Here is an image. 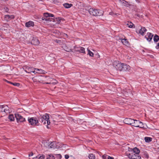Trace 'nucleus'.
Instances as JSON below:
<instances>
[{
  "label": "nucleus",
  "mask_w": 159,
  "mask_h": 159,
  "mask_svg": "<svg viewBox=\"0 0 159 159\" xmlns=\"http://www.w3.org/2000/svg\"><path fill=\"white\" fill-rule=\"evenodd\" d=\"M113 66L117 70L120 71H129L130 69V67L129 65L121 63L118 61H114L113 63Z\"/></svg>",
  "instance_id": "nucleus-1"
},
{
  "label": "nucleus",
  "mask_w": 159,
  "mask_h": 159,
  "mask_svg": "<svg viewBox=\"0 0 159 159\" xmlns=\"http://www.w3.org/2000/svg\"><path fill=\"white\" fill-rule=\"evenodd\" d=\"M49 119V117L48 115L47 114H45L43 116H40L39 118V121L42 123H43L44 125L47 124V127L48 128H49L48 125H49L50 123Z\"/></svg>",
  "instance_id": "nucleus-2"
},
{
  "label": "nucleus",
  "mask_w": 159,
  "mask_h": 159,
  "mask_svg": "<svg viewBox=\"0 0 159 159\" xmlns=\"http://www.w3.org/2000/svg\"><path fill=\"white\" fill-rule=\"evenodd\" d=\"M90 14L93 16H101L103 15L104 11L102 10L90 8L88 10Z\"/></svg>",
  "instance_id": "nucleus-3"
},
{
  "label": "nucleus",
  "mask_w": 159,
  "mask_h": 159,
  "mask_svg": "<svg viewBox=\"0 0 159 159\" xmlns=\"http://www.w3.org/2000/svg\"><path fill=\"white\" fill-rule=\"evenodd\" d=\"M28 120L29 124L32 126H34L39 125V120L35 117L29 118Z\"/></svg>",
  "instance_id": "nucleus-4"
},
{
  "label": "nucleus",
  "mask_w": 159,
  "mask_h": 159,
  "mask_svg": "<svg viewBox=\"0 0 159 159\" xmlns=\"http://www.w3.org/2000/svg\"><path fill=\"white\" fill-rule=\"evenodd\" d=\"M132 126L140 128H144V127L142 122L139 120H134Z\"/></svg>",
  "instance_id": "nucleus-5"
},
{
  "label": "nucleus",
  "mask_w": 159,
  "mask_h": 159,
  "mask_svg": "<svg viewBox=\"0 0 159 159\" xmlns=\"http://www.w3.org/2000/svg\"><path fill=\"white\" fill-rule=\"evenodd\" d=\"M48 147L50 148H60V144L59 143L53 142L48 145Z\"/></svg>",
  "instance_id": "nucleus-6"
},
{
  "label": "nucleus",
  "mask_w": 159,
  "mask_h": 159,
  "mask_svg": "<svg viewBox=\"0 0 159 159\" xmlns=\"http://www.w3.org/2000/svg\"><path fill=\"white\" fill-rule=\"evenodd\" d=\"M15 116L18 122H23L25 121V119L19 114H16Z\"/></svg>",
  "instance_id": "nucleus-7"
},
{
  "label": "nucleus",
  "mask_w": 159,
  "mask_h": 159,
  "mask_svg": "<svg viewBox=\"0 0 159 159\" xmlns=\"http://www.w3.org/2000/svg\"><path fill=\"white\" fill-rule=\"evenodd\" d=\"M127 154L129 158L130 159H141L140 157L134 153H131Z\"/></svg>",
  "instance_id": "nucleus-8"
},
{
  "label": "nucleus",
  "mask_w": 159,
  "mask_h": 159,
  "mask_svg": "<svg viewBox=\"0 0 159 159\" xmlns=\"http://www.w3.org/2000/svg\"><path fill=\"white\" fill-rule=\"evenodd\" d=\"M134 120L130 118H126L123 120L124 123L132 126Z\"/></svg>",
  "instance_id": "nucleus-9"
},
{
  "label": "nucleus",
  "mask_w": 159,
  "mask_h": 159,
  "mask_svg": "<svg viewBox=\"0 0 159 159\" xmlns=\"http://www.w3.org/2000/svg\"><path fill=\"white\" fill-rule=\"evenodd\" d=\"M0 111L7 113H9L10 112L9 109L7 105H2Z\"/></svg>",
  "instance_id": "nucleus-10"
},
{
  "label": "nucleus",
  "mask_w": 159,
  "mask_h": 159,
  "mask_svg": "<svg viewBox=\"0 0 159 159\" xmlns=\"http://www.w3.org/2000/svg\"><path fill=\"white\" fill-rule=\"evenodd\" d=\"M75 50L76 52L84 53H85L84 48L82 47H75Z\"/></svg>",
  "instance_id": "nucleus-11"
},
{
  "label": "nucleus",
  "mask_w": 159,
  "mask_h": 159,
  "mask_svg": "<svg viewBox=\"0 0 159 159\" xmlns=\"http://www.w3.org/2000/svg\"><path fill=\"white\" fill-rule=\"evenodd\" d=\"M153 36L151 33H147V35L145 36V37L147 39L148 41H150L152 39V37Z\"/></svg>",
  "instance_id": "nucleus-12"
},
{
  "label": "nucleus",
  "mask_w": 159,
  "mask_h": 159,
  "mask_svg": "<svg viewBox=\"0 0 159 159\" xmlns=\"http://www.w3.org/2000/svg\"><path fill=\"white\" fill-rule=\"evenodd\" d=\"M40 43L39 40L36 38H33L31 41V43L34 45H38Z\"/></svg>",
  "instance_id": "nucleus-13"
},
{
  "label": "nucleus",
  "mask_w": 159,
  "mask_h": 159,
  "mask_svg": "<svg viewBox=\"0 0 159 159\" xmlns=\"http://www.w3.org/2000/svg\"><path fill=\"white\" fill-rule=\"evenodd\" d=\"M132 150L133 152V153H134L135 154L139 155L138 154L139 153L140 151L138 148L136 147L133 148V149L129 148V151H131Z\"/></svg>",
  "instance_id": "nucleus-14"
},
{
  "label": "nucleus",
  "mask_w": 159,
  "mask_h": 159,
  "mask_svg": "<svg viewBox=\"0 0 159 159\" xmlns=\"http://www.w3.org/2000/svg\"><path fill=\"white\" fill-rule=\"evenodd\" d=\"M147 31L146 29L144 27H141L139 31V33L143 35L145 32Z\"/></svg>",
  "instance_id": "nucleus-15"
},
{
  "label": "nucleus",
  "mask_w": 159,
  "mask_h": 159,
  "mask_svg": "<svg viewBox=\"0 0 159 159\" xmlns=\"http://www.w3.org/2000/svg\"><path fill=\"white\" fill-rule=\"evenodd\" d=\"M34 23L32 21H29L28 22H26L25 26L27 27H29L31 26H34Z\"/></svg>",
  "instance_id": "nucleus-16"
},
{
  "label": "nucleus",
  "mask_w": 159,
  "mask_h": 159,
  "mask_svg": "<svg viewBox=\"0 0 159 159\" xmlns=\"http://www.w3.org/2000/svg\"><path fill=\"white\" fill-rule=\"evenodd\" d=\"M122 43L125 45H127L129 44V42L126 39H123L122 38L120 39Z\"/></svg>",
  "instance_id": "nucleus-17"
},
{
  "label": "nucleus",
  "mask_w": 159,
  "mask_h": 159,
  "mask_svg": "<svg viewBox=\"0 0 159 159\" xmlns=\"http://www.w3.org/2000/svg\"><path fill=\"white\" fill-rule=\"evenodd\" d=\"M45 80L47 81V82H50L51 81L53 82V81H56V80H54L52 78L49 77H46L45 78Z\"/></svg>",
  "instance_id": "nucleus-18"
},
{
  "label": "nucleus",
  "mask_w": 159,
  "mask_h": 159,
  "mask_svg": "<svg viewBox=\"0 0 159 159\" xmlns=\"http://www.w3.org/2000/svg\"><path fill=\"white\" fill-rule=\"evenodd\" d=\"M122 4L123 6L126 7L128 6H130L131 5L128 2L124 0H122Z\"/></svg>",
  "instance_id": "nucleus-19"
},
{
  "label": "nucleus",
  "mask_w": 159,
  "mask_h": 159,
  "mask_svg": "<svg viewBox=\"0 0 159 159\" xmlns=\"http://www.w3.org/2000/svg\"><path fill=\"white\" fill-rule=\"evenodd\" d=\"M34 69L33 68H30L27 67L26 68L25 71L27 73H30Z\"/></svg>",
  "instance_id": "nucleus-20"
},
{
  "label": "nucleus",
  "mask_w": 159,
  "mask_h": 159,
  "mask_svg": "<svg viewBox=\"0 0 159 159\" xmlns=\"http://www.w3.org/2000/svg\"><path fill=\"white\" fill-rule=\"evenodd\" d=\"M4 80L7 82L9 83H10L11 84H13V85L15 86H20V84L19 83H12L10 81H9L7 80Z\"/></svg>",
  "instance_id": "nucleus-21"
},
{
  "label": "nucleus",
  "mask_w": 159,
  "mask_h": 159,
  "mask_svg": "<svg viewBox=\"0 0 159 159\" xmlns=\"http://www.w3.org/2000/svg\"><path fill=\"white\" fill-rule=\"evenodd\" d=\"M46 159H55L54 157L52 154L46 155Z\"/></svg>",
  "instance_id": "nucleus-22"
},
{
  "label": "nucleus",
  "mask_w": 159,
  "mask_h": 159,
  "mask_svg": "<svg viewBox=\"0 0 159 159\" xmlns=\"http://www.w3.org/2000/svg\"><path fill=\"white\" fill-rule=\"evenodd\" d=\"M63 6L66 8H69L73 6L72 4H69L67 3H64L63 4Z\"/></svg>",
  "instance_id": "nucleus-23"
},
{
  "label": "nucleus",
  "mask_w": 159,
  "mask_h": 159,
  "mask_svg": "<svg viewBox=\"0 0 159 159\" xmlns=\"http://www.w3.org/2000/svg\"><path fill=\"white\" fill-rule=\"evenodd\" d=\"M8 119L11 121H13L14 120V116L12 114H10L8 116Z\"/></svg>",
  "instance_id": "nucleus-24"
},
{
  "label": "nucleus",
  "mask_w": 159,
  "mask_h": 159,
  "mask_svg": "<svg viewBox=\"0 0 159 159\" xmlns=\"http://www.w3.org/2000/svg\"><path fill=\"white\" fill-rule=\"evenodd\" d=\"M153 39L154 42H157L159 40V36L158 35L156 34L154 37Z\"/></svg>",
  "instance_id": "nucleus-25"
},
{
  "label": "nucleus",
  "mask_w": 159,
  "mask_h": 159,
  "mask_svg": "<svg viewBox=\"0 0 159 159\" xmlns=\"http://www.w3.org/2000/svg\"><path fill=\"white\" fill-rule=\"evenodd\" d=\"M34 70H36V71H39V73H45V71L41 69H39L37 68L34 69Z\"/></svg>",
  "instance_id": "nucleus-26"
},
{
  "label": "nucleus",
  "mask_w": 159,
  "mask_h": 159,
  "mask_svg": "<svg viewBox=\"0 0 159 159\" xmlns=\"http://www.w3.org/2000/svg\"><path fill=\"white\" fill-rule=\"evenodd\" d=\"M88 157L89 159H95V156L93 153L90 154L88 156Z\"/></svg>",
  "instance_id": "nucleus-27"
},
{
  "label": "nucleus",
  "mask_w": 159,
  "mask_h": 159,
  "mask_svg": "<svg viewBox=\"0 0 159 159\" xmlns=\"http://www.w3.org/2000/svg\"><path fill=\"white\" fill-rule=\"evenodd\" d=\"M144 139L146 142H149L152 141V139L150 137H145Z\"/></svg>",
  "instance_id": "nucleus-28"
},
{
  "label": "nucleus",
  "mask_w": 159,
  "mask_h": 159,
  "mask_svg": "<svg viewBox=\"0 0 159 159\" xmlns=\"http://www.w3.org/2000/svg\"><path fill=\"white\" fill-rule=\"evenodd\" d=\"M57 82L56 81H53V82H48L45 83V84H52L53 85H55L57 84Z\"/></svg>",
  "instance_id": "nucleus-29"
},
{
  "label": "nucleus",
  "mask_w": 159,
  "mask_h": 159,
  "mask_svg": "<svg viewBox=\"0 0 159 159\" xmlns=\"http://www.w3.org/2000/svg\"><path fill=\"white\" fill-rule=\"evenodd\" d=\"M126 25L129 28H132L133 27L134 25L132 23L130 22H128V23L126 24Z\"/></svg>",
  "instance_id": "nucleus-30"
},
{
  "label": "nucleus",
  "mask_w": 159,
  "mask_h": 159,
  "mask_svg": "<svg viewBox=\"0 0 159 159\" xmlns=\"http://www.w3.org/2000/svg\"><path fill=\"white\" fill-rule=\"evenodd\" d=\"M39 79V78L38 77H34L32 78V80L34 82H39V81L38 80Z\"/></svg>",
  "instance_id": "nucleus-31"
},
{
  "label": "nucleus",
  "mask_w": 159,
  "mask_h": 159,
  "mask_svg": "<svg viewBox=\"0 0 159 159\" xmlns=\"http://www.w3.org/2000/svg\"><path fill=\"white\" fill-rule=\"evenodd\" d=\"M87 50L88 51V54L90 56L93 57V52H91L89 49H87Z\"/></svg>",
  "instance_id": "nucleus-32"
},
{
  "label": "nucleus",
  "mask_w": 159,
  "mask_h": 159,
  "mask_svg": "<svg viewBox=\"0 0 159 159\" xmlns=\"http://www.w3.org/2000/svg\"><path fill=\"white\" fill-rule=\"evenodd\" d=\"M109 14L112 16H113L114 15L115 16H118L119 15V14H114L112 12H110L109 13Z\"/></svg>",
  "instance_id": "nucleus-33"
},
{
  "label": "nucleus",
  "mask_w": 159,
  "mask_h": 159,
  "mask_svg": "<svg viewBox=\"0 0 159 159\" xmlns=\"http://www.w3.org/2000/svg\"><path fill=\"white\" fill-rule=\"evenodd\" d=\"M44 16L46 17H49V13H44Z\"/></svg>",
  "instance_id": "nucleus-34"
},
{
  "label": "nucleus",
  "mask_w": 159,
  "mask_h": 159,
  "mask_svg": "<svg viewBox=\"0 0 159 159\" xmlns=\"http://www.w3.org/2000/svg\"><path fill=\"white\" fill-rule=\"evenodd\" d=\"M5 18L7 19V20H9L10 19V15H6Z\"/></svg>",
  "instance_id": "nucleus-35"
},
{
  "label": "nucleus",
  "mask_w": 159,
  "mask_h": 159,
  "mask_svg": "<svg viewBox=\"0 0 159 159\" xmlns=\"http://www.w3.org/2000/svg\"><path fill=\"white\" fill-rule=\"evenodd\" d=\"M56 20L57 21V22H56V24H59L60 23V22L61 21V20L59 18L57 19L56 18Z\"/></svg>",
  "instance_id": "nucleus-36"
},
{
  "label": "nucleus",
  "mask_w": 159,
  "mask_h": 159,
  "mask_svg": "<svg viewBox=\"0 0 159 159\" xmlns=\"http://www.w3.org/2000/svg\"><path fill=\"white\" fill-rule=\"evenodd\" d=\"M56 155L57 156V157L59 159H61V155L60 154H56Z\"/></svg>",
  "instance_id": "nucleus-37"
},
{
  "label": "nucleus",
  "mask_w": 159,
  "mask_h": 159,
  "mask_svg": "<svg viewBox=\"0 0 159 159\" xmlns=\"http://www.w3.org/2000/svg\"><path fill=\"white\" fill-rule=\"evenodd\" d=\"M45 155H43L42 156H40L39 158V159H43L45 158Z\"/></svg>",
  "instance_id": "nucleus-38"
},
{
  "label": "nucleus",
  "mask_w": 159,
  "mask_h": 159,
  "mask_svg": "<svg viewBox=\"0 0 159 159\" xmlns=\"http://www.w3.org/2000/svg\"><path fill=\"white\" fill-rule=\"evenodd\" d=\"M107 155H104L102 156V157L103 159H107Z\"/></svg>",
  "instance_id": "nucleus-39"
},
{
  "label": "nucleus",
  "mask_w": 159,
  "mask_h": 159,
  "mask_svg": "<svg viewBox=\"0 0 159 159\" xmlns=\"http://www.w3.org/2000/svg\"><path fill=\"white\" fill-rule=\"evenodd\" d=\"M144 157L148 159V158L149 156H148V155L147 154L145 153L144 154Z\"/></svg>",
  "instance_id": "nucleus-40"
},
{
  "label": "nucleus",
  "mask_w": 159,
  "mask_h": 159,
  "mask_svg": "<svg viewBox=\"0 0 159 159\" xmlns=\"http://www.w3.org/2000/svg\"><path fill=\"white\" fill-rule=\"evenodd\" d=\"M83 126L82 127V128H81V129L82 130H83L84 129H85V127H86V125H83Z\"/></svg>",
  "instance_id": "nucleus-41"
},
{
  "label": "nucleus",
  "mask_w": 159,
  "mask_h": 159,
  "mask_svg": "<svg viewBox=\"0 0 159 159\" xmlns=\"http://www.w3.org/2000/svg\"><path fill=\"white\" fill-rule=\"evenodd\" d=\"M65 158L66 159H67L69 157V156L68 155H65Z\"/></svg>",
  "instance_id": "nucleus-42"
},
{
  "label": "nucleus",
  "mask_w": 159,
  "mask_h": 159,
  "mask_svg": "<svg viewBox=\"0 0 159 159\" xmlns=\"http://www.w3.org/2000/svg\"><path fill=\"white\" fill-rule=\"evenodd\" d=\"M4 10H5V11L6 12H7L8 11V10H9V9H8V8H7V7H5V8H4Z\"/></svg>",
  "instance_id": "nucleus-43"
},
{
  "label": "nucleus",
  "mask_w": 159,
  "mask_h": 159,
  "mask_svg": "<svg viewBox=\"0 0 159 159\" xmlns=\"http://www.w3.org/2000/svg\"><path fill=\"white\" fill-rule=\"evenodd\" d=\"M52 1L54 3H56L57 2V0H52Z\"/></svg>",
  "instance_id": "nucleus-44"
},
{
  "label": "nucleus",
  "mask_w": 159,
  "mask_h": 159,
  "mask_svg": "<svg viewBox=\"0 0 159 159\" xmlns=\"http://www.w3.org/2000/svg\"><path fill=\"white\" fill-rule=\"evenodd\" d=\"M49 17H53L54 16V15L52 14L49 13Z\"/></svg>",
  "instance_id": "nucleus-45"
},
{
  "label": "nucleus",
  "mask_w": 159,
  "mask_h": 159,
  "mask_svg": "<svg viewBox=\"0 0 159 159\" xmlns=\"http://www.w3.org/2000/svg\"><path fill=\"white\" fill-rule=\"evenodd\" d=\"M107 159H114L113 158L108 156L107 157Z\"/></svg>",
  "instance_id": "nucleus-46"
},
{
  "label": "nucleus",
  "mask_w": 159,
  "mask_h": 159,
  "mask_svg": "<svg viewBox=\"0 0 159 159\" xmlns=\"http://www.w3.org/2000/svg\"><path fill=\"white\" fill-rule=\"evenodd\" d=\"M14 18V16L13 15H11L10 16V18L11 19H13Z\"/></svg>",
  "instance_id": "nucleus-47"
},
{
  "label": "nucleus",
  "mask_w": 159,
  "mask_h": 159,
  "mask_svg": "<svg viewBox=\"0 0 159 159\" xmlns=\"http://www.w3.org/2000/svg\"><path fill=\"white\" fill-rule=\"evenodd\" d=\"M32 72L33 73H34V74H35L36 73H37L38 72H37L36 70H33L32 71Z\"/></svg>",
  "instance_id": "nucleus-48"
},
{
  "label": "nucleus",
  "mask_w": 159,
  "mask_h": 159,
  "mask_svg": "<svg viewBox=\"0 0 159 159\" xmlns=\"http://www.w3.org/2000/svg\"><path fill=\"white\" fill-rule=\"evenodd\" d=\"M156 48L157 49L159 48V43L157 44V45L156 46Z\"/></svg>",
  "instance_id": "nucleus-49"
},
{
  "label": "nucleus",
  "mask_w": 159,
  "mask_h": 159,
  "mask_svg": "<svg viewBox=\"0 0 159 159\" xmlns=\"http://www.w3.org/2000/svg\"><path fill=\"white\" fill-rule=\"evenodd\" d=\"M66 51L67 52H69L71 51V49H66Z\"/></svg>",
  "instance_id": "nucleus-50"
},
{
  "label": "nucleus",
  "mask_w": 159,
  "mask_h": 159,
  "mask_svg": "<svg viewBox=\"0 0 159 159\" xmlns=\"http://www.w3.org/2000/svg\"><path fill=\"white\" fill-rule=\"evenodd\" d=\"M33 154V153L31 152L30 154H29V156L30 157V156H32Z\"/></svg>",
  "instance_id": "nucleus-51"
},
{
  "label": "nucleus",
  "mask_w": 159,
  "mask_h": 159,
  "mask_svg": "<svg viewBox=\"0 0 159 159\" xmlns=\"http://www.w3.org/2000/svg\"><path fill=\"white\" fill-rule=\"evenodd\" d=\"M49 18H48V19H46H46H45V21H49Z\"/></svg>",
  "instance_id": "nucleus-52"
},
{
  "label": "nucleus",
  "mask_w": 159,
  "mask_h": 159,
  "mask_svg": "<svg viewBox=\"0 0 159 159\" xmlns=\"http://www.w3.org/2000/svg\"><path fill=\"white\" fill-rule=\"evenodd\" d=\"M45 19H46V18H44V17H42V20H45Z\"/></svg>",
  "instance_id": "nucleus-53"
},
{
  "label": "nucleus",
  "mask_w": 159,
  "mask_h": 159,
  "mask_svg": "<svg viewBox=\"0 0 159 159\" xmlns=\"http://www.w3.org/2000/svg\"><path fill=\"white\" fill-rule=\"evenodd\" d=\"M2 107V105H0V111H1V108Z\"/></svg>",
  "instance_id": "nucleus-54"
},
{
  "label": "nucleus",
  "mask_w": 159,
  "mask_h": 159,
  "mask_svg": "<svg viewBox=\"0 0 159 159\" xmlns=\"http://www.w3.org/2000/svg\"><path fill=\"white\" fill-rule=\"evenodd\" d=\"M136 2H137L138 3H139L140 2L139 0H136Z\"/></svg>",
  "instance_id": "nucleus-55"
},
{
  "label": "nucleus",
  "mask_w": 159,
  "mask_h": 159,
  "mask_svg": "<svg viewBox=\"0 0 159 159\" xmlns=\"http://www.w3.org/2000/svg\"><path fill=\"white\" fill-rule=\"evenodd\" d=\"M38 158V157H36L35 158H34L33 159H36V158Z\"/></svg>",
  "instance_id": "nucleus-56"
},
{
  "label": "nucleus",
  "mask_w": 159,
  "mask_h": 159,
  "mask_svg": "<svg viewBox=\"0 0 159 159\" xmlns=\"http://www.w3.org/2000/svg\"><path fill=\"white\" fill-rule=\"evenodd\" d=\"M119 1H120V2H121L122 3V0H119Z\"/></svg>",
  "instance_id": "nucleus-57"
},
{
  "label": "nucleus",
  "mask_w": 159,
  "mask_h": 159,
  "mask_svg": "<svg viewBox=\"0 0 159 159\" xmlns=\"http://www.w3.org/2000/svg\"><path fill=\"white\" fill-rule=\"evenodd\" d=\"M12 159H16V158H13Z\"/></svg>",
  "instance_id": "nucleus-58"
},
{
  "label": "nucleus",
  "mask_w": 159,
  "mask_h": 159,
  "mask_svg": "<svg viewBox=\"0 0 159 159\" xmlns=\"http://www.w3.org/2000/svg\"><path fill=\"white\" fill-rule=\"evenodd\" d=\"M57 43H58V41H57Z\"/></svg>",
  "instance_id": "nucleus-59"
},
{
  "label": "nucleus",
  "mask_w": 159,
  "mask_h": 159,
  "mask_svg": "<svg viewBox=\"0 0 159 159\" xmlns=\"http://www.w3.org/2000/svg\"><path fill=\"white\" fill-rule=\"evenodd\" d=\"M158 7H159V6Z\"/></svg>",
  "instance_id": "nucleus-60"
}]
</instances>
